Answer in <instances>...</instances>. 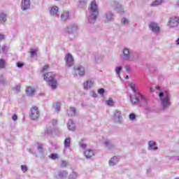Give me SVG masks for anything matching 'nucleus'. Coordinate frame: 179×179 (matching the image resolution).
I'll return each mask as SVG.
<instances>
[{
  "label": "nucleus",
  "mask_w": 179,
  "mask_h": 179,
  "mask_svg": "<svg viewBox=\"0 0 179 179\" xmlns=\"http://www.w3.org/2000/svg\"><path fill=\"white\" fill-rule=\"evenodd\" d=\"M59 10V8H58V6H53L50 8V15L52 16H57Z\"/></svg>",
  "instance_id": "22"
},
{
  "label": "nucleus",
  "mask_w": 179,
  "mask_h": 179,
  "mask_svg": "<svg viewBox=\"0 0 179 179\" xmlns=\"http://www.w3.org/2000/svg\"><path fill=\"white\" fill-rule=\"evenodd\" d=\"M148 27L152 32L155 34L156 36H159L160 34L161 28L160 25L157 24V22H151L148 24Z\"/></svg>",
  "instance_id": "7"
},
{
  "label": "nucleus",
  "mask_w": 179,
  "mask_h": 179,
  "mask_svg": "<svg viewBox=\"0 0 179 179\" xmlns=\"http://www.w3.org/2000/svg\"><path fill=\"white\" fill-rule=\"evenodd\" d=\"M29 152L30 153H33V149H31V148L29 149Z\"/></svg>",
  "instance_id": "59"
},
{
  "label": "nucleus",
  "mask_w": 179,
  "mask_h": 179,
  "mask_svg": "<svg viewBox=\"0 0 179 179\" xmlns=\"http://www.w3.org/2000/svg\"><path fill=\"white\" fill-rule=\"evenodd\" d=\"M129 118L131 121H134V120H135V118H136V115H135V113H131L129 115Z\"/></svg>",
  "instance_id": "43"
},
{
  "label": "nucleus",
  "mask_w": 179,
  "mask_h": 179,
  "mask_svg": "<svg viewBox=\"0 0 179 179\" xmlns=\"http://www.w3.org/2000/svg\"><path fill=\"white\" fill-rule=\"evenodd\" d=\"M30 54L31 57H36V55H37V52L34 49H31Z\"/></svg>",
  "instance_id": "44"
},
{
  "label": "nucleus",
  "mask_w": 179,
  "mask_h": 179,
  "mask_svg": "<svg viewBox=\"0 0 179 179\" xmlns=\"http://www.w3.org/2000/svg\"><path fill=\"white\" fill-rule=\"evenodd\" d=\"M2 40H5V35L0 34V41H2Z\"/></svg>",
  "instance_id": "52"
},
{
  "label": "nucleus",
  "mask_w": 179,
  "mask_h": 179,
  "mask_svg": "<svg viewBox=\"0 0 179 179\" xmlns=\"http://www.w3.org/2000/svg\"><path fill=\"white\" fill-rule=\"evenodd\" d=\"M83 86L85 90H88V89H92V87H93V81L87 80L85 83H84Z\"/></svg>",
  "instance_id": "23"
},
{
  "label": "nucleus",
  "mask_w": 179,
  "mask_h": 179,
  "mask_svg": "<svg viewBox=\"0 0 179 179\" xmlns=\"http://www.w3.org/2000/svg\"><path fill=\"white\" fill-rule=\"evenodd\" d=\"M129 77L128 76H126V79H128Z\"/></svg>",
  "instance_id": "61"
},
{
  "label": "nucleus",
  "mask_w": 179,
  "mask_h": 179,
  "mask_svg": "<svg viewBox=\"0 0 179 179\" xmlns=\"http://www.w3.org/2000/svg\"><path fill=\"white\" fill-rule=\"evenodd\" d=\"M161 106L164 111L169 110L171 107V95L167 91L160 92L159 93Z\"/></svg>",
  "instance_id": "2"
},
{
  "label": "nucleus",
  "mask_w": 179,
  "mask_h": 179,
  "mask_svg": "<svg viewBox=\"0 0 179 179\" xmlns=\"http://www.w3.org/2000/svg\"><path fill=\"white\" fill-rule=\"evenodd\" d=\"M155 89H157V90H160V86L159 85L155 86Z\"/></svg>",
  "instance_id": "57"
},
{
  "label": "nucleus",
  "mask_w": 179,
  "mask_h": 179,
  "mask_svg": "<svg viewBox=\"0 0 179 179\" xmlns=\"http://www.w3.org/2000/svg\"><path fill=\"white\" fill-rule=\"evenodd\" d=\"M86 73V69L85 66L82 65H77L74 67V75L76 76H85Z\"/></svg>",
  "instance_id": "9"
},
{
  "label": "nucleus",
  "mask_w": 179,
  "mask_h": 179,
  "mask_svg": "<svg viewBox=\"0 0 179 179\" xmlns=\"http://www.w3.org/2000/svg\"><path fill=\"white\" fill-rule=\"evenodd\" d=\"M91 58L92 61L95 62V64H101V62L104 59V55L97 52H95L92 53Z\"/></svg>",
  "instance_id": "10"
},
{
  "label": "nucleus",
  "mask_w": 179,
  "mask_h": 179,
  "mask_svg": "<svg viewBox=\"0 0 179 179\" xmlns=\"http://www.w3.org/2000/svg\"><path fill=\"white\" fill-rule=\"evenodd\" d=\"M158 148L156 146V143L153 141H150L148 143V150H157Z\"/></svg>",
  "instance_id": "21"
},
{
  "label": "nucleus",
  "mask_w": 179,
  "mask_h": 179,
  "mask_svg": "<svg viewBox=\"0 0 179 179\" xmlns=\"http://www.w3.org/2000/svg\"><path fill=\"white\" fill-rule=\"evenodd\" d=\"M104 92H105V90L103 88H101V89L98 90V93L99 94H101V96H103L104 94Z\"/></svg>",
  "instance_id": "49"
},
{
  "label": "nucleus",
  "mask_w": 179,
  "mask_h": 179,
  "mask_svg": "<svg viewBox=\"0 0 179 179\" xmlns=\"http://www.w3.org/2000/svg\"><path fill=\"white\" fill-rule=\"evenodd\" d=\"M129 87H131L132 92H134V94L130 95V101L132 106H145V104H148L149 103V99L146 98L143 94H141V92H138V89H136V85L130 83L129 84Z\"/></svg>",
  "instance_id": "1"
},
{
  "label": "nucleus",
  "mask_w": 179,
  "mask_h": 179,
  "mask_svg": "<svg viewBox=\"0 0 179 179\" xmlns=\"http://www.w3.org/2000/svg\"><path fill=\"white\" fill-rule=\"evenodd\" d=\"M164 0H155L152 4L151 6H159V5H162Z\"/></svg>",
  "instance_id": "33"
},
{
  "label": "nucleus",
  "mask_w": 179,
  "mask_h": 179,
  "mask_svg": "<svg viewBox=\"0 0 179 179\" xmlns=\"http://www.w3.org/2000/svg\"><path fill=\"white\" fill-rule=\"evenodd\" d=\"M120 158L119 156H113L108 161V164L110 167H114V166H117L118 163H120Z\"/></svg>",
  "instance_id": "16"
},
{
  "label": "nucleus",
  "mask_w": 179,
  "mask_h": 179,
  "mask_svg": "<svg viewBox=\"0 0 179 179\" xmlns=\"http://www.w3.org/2000/svg\"><path fill=\"white\" fill-rule=\"evenodd\" d=\"M29 117L34 121H37L40 118V110L37 106H34L30 109Z\"/></svg>",
  "instance_id": "6"
},
{
  "label": "nucleus",
  "mask_w": 179,
  "mask_h": 179,
  "mask_svg": "<svg viewBox=\"0 0 179 179\" xmlns=\"http://www.w3.org/2000/svg\"><path fill=\"white\" fill-rule=\"evenodd\" d=\"M79 145L81 149H86V148H87V145H86V143H84L83 142H80Z\"/></svg>",
  "instance_id": "45"
},
{
  "label": "nucleus",
  "mask_w": 179,
  "mask_h": 179,
  "mask_svg": "<svg viewBox=\"0 0 179 179\" xmlns=\"http://www.w3.org/2000/svg\"><path fill=\"white\" fill-rule=\"evenodd\" d=\"M48 69H50V66H48V64H46L43 67L41 72H45V71H48Z\"/></svg>",
  "instance_id": "47"
},
{
  "label": "nucleus",
  "mask_w": 179,
  "mask_h": 179,
  "mask_svg": "<svg viewBox=\"0 0 179 179\" xmlns=\"http://www.w3.org/2000/svg\"><path fill=\"white\" fill-rule=\"evenodd\" d=\"M112 6L114 8L115 10L117 12V13H124V8H122V6L120 4V3L117 1H113L112 2Z\"/></svg>",
  "instance_id": "14"
},
{
  "label": "nucleus",
  "mask_w": 179,
  "mask_h": 179,
  "mask_svg": "<svg viewBox=\"0 0 179 179\" xmlns=\"http://www.w3.org/2000/svg\"><path fill=\"white\" fill-rule=\"evenodd\" d=\"M124 69L126 72H129L131 71V66L129 65H126Z\"/></svg>",
  "instance_id": "50"
},
{
  "label": "nucleus",
  "mask_w": 179,
  "mask_h": 179,
  "mask_svg": "<svg viewBox=\"0 0 179 179\" xmlns=\"http://www.w3.org/2000/svg\"><path fill=\"white\" fill-rule=\"evenodd\" d=\"M31 5V2H30V0H21V10L23 12H26V10H29L30 9V6Z\"/></svg>",
  "instance_id": "13"
},
{
  "label": "nucleus",
  "mask_w": 179,
  "mask_h": 179,
  "mask_svg": "<svg viewBox=\"0 0 179 179\" xmlns=\"http://www.w3.org/2000/svg\"><path fill=\"white\" fill-rule=\"evenodd\" d=\"M78 25L76 24H72L66 27L64 31L65 34H73L74 36H78Z\"/></svg>",
  "instance_id": "8"
},
{
  "label": "nucleus",
  "mask_w": 179,
  "mask_h": 179,
  "mask_svg": "<svg viewBox=\"0 0 179 179\" xmlns=\"http://www.w3.org/2000/svg\"><path fill=\"white\" fill-rule=\"evenodd\" d=\"M69 164L68 163V162H66L65 160H62L61 162L60 167H62V168L68 167Z\"/></svg>",
  "instance_id": "39"
},
{
  "label": "nucleus",
  "mask_w": 179,
  "mask_h": 179,
  "mask_svg": "<svg viewBox=\"0 0 179 179\" xmlns=\"http://www.w3.org/2000/svg\"><path fill=\"white\" fill-rule=\"evenodd\" d=\"M67 128L69 131H75V123L73 122V120H69Z\"/></svg>",
  "instance_id": "26"
},
{
  "label": "nucleus",
  "mask_w": 179,
  "mask_h": 179,
  "mask_svg": "<svg viewBox=\"0 0 179 179\" xmlns=\"http://www.w3.org/2000/svg\"><path fill=\"white\" fill-rule=\"evenodd\" d=\"M65 61H66V66H69V68H71V66H73V57H72V55L67 54L65 56Z\"/></svg>",
  "instance_id": "15"
},
{
  "label": "nucleus",
  "mask_w": 179,
  "mask_h": 179,
  "mask_svg": "<svg viewBox=\"0 0 179 179\" xmlns=\"http://www.w3.org/2000/svg\"><path fill=\"white\" fill-rule=\"evenodd\" d=\"M87 3V0H80V2H79L80 8L85 6V5H86Z\"/></svg>",
  "instance_id": "40"
},
{
  "label": "nucleus",
  "mask_w": 179,
  "mask_h": 179,
  "mask_svg": "<svg viewBox=\"0 0 179 179\" xmlns=\"http://www.w3.org/2000/svg\"><path fill=\"white\" fill-rule=\"evenodd\" d=\"M179 24V17H172L168 22V26L171 29L177 27Z\"/></svg>",
  "instance_id": "12"
},
{
  "label": "nucleus",
  "mask_w": 179,
  "mask_h": 179,
  "mask_svg": "<svg viewBox=\"0 0 179 179\" xmlns=\"http://www.w3.org/2000/svg\"><path fill=\"white\" fill-rule=\"evenodd\" d=\"M43 79L46 82H49V86L52 90H55L58 87V82L55 79V73L49 72L43 76Z\"/></svg>",
  "instance_id": "4"
},
{
  "label": "nucleus",
  "mask_w": 179,
  "mask_h": 179,
  "mask_svg": "<svg viewBox=\"0 0 179 179\" xmlns=\"http://www.w3.org/2000/svg\"><path fill=\"white\" fill-rule=\"evenodd\" d=\"M6 17H8V15L5 13H0V24H5V22H6Z\"/></svg>",
  "instance_id": "24"
},
{
  "label": "nucleus",
  "mask_w": 179,
  "mask_h": 179,
  "mask_svg": "<svg viewBox=\"0 0 179 179\" xmlns=\"http://www.w3.org/2000/svg\"><path fill=\"white\" fill-rule=\"evenodd\" d=\"M55 1H59V0H55Z\"/></svg>",
  "instance_id": "62"
},
{
  "label": "nucleus",
  "mask_w": 179,
  "mask_h": 179,
  "mask_svg": "<svg viewBox=\"0 0 179 179\" xmlns=\"http://www.w3.org/2000/svg\"><path fill=\"white\" fill-rule=\"evenodd\" d=\"M106 105L108 106L109 107H113L114 101H113V99H109L108 100L106 101Z\"/></svg>",
  "instance_id": "36"
},
{
  "label": "nucleus",
  "mask_w": 179,
  "mask_h": 179,
  "mask_svg": "<svg viewBox=\"0 0 179 179\" xmlns=\"http://www.w3.org/2000/svg\"><path fill=\"white\" fill-rule=\"evenodd\" d=\"M61 19L64 22L68 20V19H69V12L68 11L63 12L62 14L61 15Z\"/></svg>",
  "instance_id": "28"
},
{
  "label": "nucleus",
  "mask_w": 179,
  "mask_h": 179,
  "mask_svg": "<svg viewBox=\"0 0 179 179\" xmlns=\"http://www.w3.org/2000/svg\"><path fill=\"white\" fill-rule=\"evenodd\" d=\"M43 144H38V152H39V153H43Z\"/></svg>",
  "instance_id": "46"
},
{
  "label": "nucleus",
  "mask_w": 179,
  "mask_h": 179,
  "mask_svg": "<svg viewBox=\"0 0 179 179\" xmlns=\"http://www.w3.org/2000/svg\"><path fill=\"white\" fill-rule=\"evenodd\" d=\"M92 96L97 97V94L96 92H94V91L92 92Z\"/></svg>",
  "instance_id": "55"
},
{
  "label": "nucleus",
  "mask_w": 179,
  "mask_h": 179,
  "mask_svg": "<svg viewBox=\"0 0 179 179\" xmlns=\"http://www.w3.org/2000/svg\"><path fill=\"white\" fill-rule=\"evenodd\" d=\"M150 93H152V92H155V90H153V88H152V87H150Z\"/></svg>",
  "instance_id": "58"
},
{
  "label": "nucleus",
  "mask_w": 179,
  "mask_h": 179,
  "mask_svg": "<svg viewBox=\"0 0 179 179\" xmlns=\"http://www.w3.org/2000/svg\"><path fill=\"white\" fill-rule=\"evenodd\" d=\"M54 109L56 111V113H59V111L61 110V103L59 102H56L54 106Z\"/></svg>",
  "instance_id": "31"
},
{
  "label": "nucleus",
  "mask_w": 179,
  "mask_h": 179,
  "mask_svg": "<svg viewBox=\"0 0 179 179\" xmlns=\"http://www.w3.org/2000/svg\"><path fill=\"white\" fill-rule=\"evenodd\" d=\"M177 6H179V0L178 1Z\"/></svg>",
  "instance_id": "60"
},
{
  "label": "nucleus",
  "mask_w": 179,
  "mask_h": 179,
  "mask_svg": "<svg viewBox=\"0 0 179 179\" xmlns=\"http://www.w3.org/2000/svg\"><path fill=\"white\" fill-rule=\"evenodd\" d=\"M7 51H8V48H6V46L3 45L1 46V50H0V52H2L3 54H6Z\"/></svg>",
  "instance_id": "42"
},
{
  "label": "nucleus",
  "mask_w": 179,
  "mask_h": 179,
  "mask_svg": "<svg viewBox=\"0 0 179 179\" xmlns=\"http://www.w3.org/2000/svg\"><path fill=\"white\" fill-rule=\"evenodd\" d=\"M12 120H13V121H17V115H13V117H12Z\"/></svg>",
  "instance_id": "54"
},
{
  "label": "nucleus",
  "mask_w": 179,
  "mask_h": 179,
  "mask_svg": "<svg viewBox=\"0 0 179 179\" xmlns=\"http://www.w3.org/2000/svg\"><path fill=\"white\" fill-rule=\"evenodd\" d=\"M78 178V174L75 172H73L71 174L69 175V179H76Z\"/></svg>",
  "instance_id": "41"
},
{
  "label": "nucleus",
  "mask_w": 179,
  "mask_h": 179,
  "mask_svg": "<svg viewBox=\"0 0 179 179\" xmlns=\"http://www.w3.org/2000/svg\"><path fill=\"white\" fill-rule=\"evenodd\" d=\"M113 120L114 122H117V124H122V113L118 110H115Z\"/></svg>",
  "instance_id": "11"
},
{
  "label": "nucleus",
  "mask_w": 179,
  "mask_h": 179,
  "mask_svg": "<svg viewBox=\"0 0 179 179\" xmlns=\"http://www.w3.org/2000/svg\"><path fill=\"white\" fill-rule=\"evenodd\" d=\"M15 92H20V85H17L15 87Z\"/></svg>",
  "instance_id": "53"
},
{
  "label": "nucleus",
  "mask_w": 179,
  "mask_h": 179,
  "mask_svg": "<svg viewBox=\"0 0 179 179\" xmlns=\"http://www.w3.org/2000/svg\"><path fill=\"white\" fill-rule=\"evenodd\" d=\"M84 156L86 157V159H92V157L94 156V151L91 149L86 150L84 152Z\"/></svg>",
  "instance_id": "17"
},
{
  "label": "nucleus",
  "mask_w": 179,
  "mask_h": 179,
  "mask_svg": "<svg viewBox=\"0 0 179 179\" xmlns=\"http://www.w3.org/2000/svg\"><path fill=\"white\" fill-rule=\"evenodd\" d=\"M6 66V62L3 59H0V69H3Z\"/></svg>",
  "instance_id": "35"
},
{
  "label": "nucleus",
  "mask_w": 179,
  "mask_h": 179,
  "mask_svg": "<svg viewBox=\"0 0 179 179\" xmlns=\"http://www.w3.org/2000/svg\"><path fill=\"white\" fill-rule=\"evenodd\" d=\"M51 135H52V127H47L45 129L44 136H45L46 138H48V136H51Z\"/></svg>",
  "instance_id": "25"
},
{
  "label": "nucleus",
  "mask_w": 179,
  "mask_h": 179,
  "mask_svg": "<svg viewBox=\"0 0 179 179\" xmlns=\"http://www.w3.org/2000/svg\"><path fill=\"white\" fill-rule=\"evenodd\" d=\"M89 10V16H88V23L94 24L96 23V20H97V17H99V8L97 7V4L96 1H92L88 8Z\"/></svg>",
  "instance_id": "3"
},
{
  "label": "nucleus",
  "mask_w": 179,
  "mask_h": 179,
  "mask_svg": "<svg viewBox=\"0 0 179 179\" xmlns=\"http://www.w3.org/2000/svg\"><path fill=\"white\" fill-rule=\"evenodd\" d=\"M49 159H51L52 160H57L59 159V155L52 153L50 155H49Z\"/></svg>",
  "instance_id": "34"
},
{
  "label": "nucleus",
  "mask_w": 179,
  "mask_h": 179,
  "mask_svg": "<svg viewBox=\"0 0 179 179\" xmlns=\"http://www.w3.org/2000/svg\"><path fill=\"white\" fill-rule=\"evenodd\" d=\"M58 177L59 178H66L68 177V172L66 171H59Z\"/></svg>",
  "instance_id": "29"
},
{
  "label": "nucleus",
  "mask_w": 179,
  "mask_h": 179,
  "mask_svg": "<svg viewBox=\"0 0 179 179\" xmlns=\"http://www.w3.org/2000/svg\"><path fill=\"white\" fill-rule=\"evenodd\" d=\"M176 45H179V38L176 41Z\"/></svg>",
  "instance_id": "56"
},
{
  "label": "nucleus",
  "mask_w": 179,
  "mask_h": 179,
  "mask_svg": "<svg viewBox=\"0 0 179 179\" xmlns=\"http://www.w3.org/2000/svg\"><path fill=\"white\" fill-rule=\"evenodd\" d=\"M71 137H67L65 138L64 141V146L65 149H68V148H71Z\"/></svg>",
  "instance_id": "27"
},
{
  "label": "nucleus",
  "mask_w": 179,
  "mask_h": 179,
  "mask_svg": "<svg viewBox=\"0 0 179 179\" xmlns=\"http://www.w3.org/2000/svg\"><path fill=\"white\" fill-rule=\"evenodd\" d=\"M121 71H122L121 66H116L115 69V72L117 73L118 78H121Z\"/></svg>",
  "instance_id": "32"
},
{
  "label": "nucleus",
  "mask_w": 179,
  "mask_h": 179,
  "mask_svg": "<svg viewBox=\"0 0 179 179\" xmlns=\"http://www.w3.org/2000/svg\"><path fill=\"white\" fill-rule=\"evenodd\" d=\"M105 19L106 22H112V20H114V13L111 11H108L105 14Z\"/></svg>",
  "instance_id": "19"
},
{
  "label": "nucleus",
  "mask_w": 179,
  "mask_h": 179,
  "mask_svg": "<svg viewBox=\"0 0 179 179\" xmlns=\"http://www.w3.org/2000/svg\"><path fill=\"white\" fill-rule=\"evenodd\" d=\"M121 23L123 24V26H126L127 24H129V20H128L127 18H122Z\"/></svg>",
  "instance_id": "37"
},
{
  "label": "nucleus",
  "mask_w": 179,
  "mask_h": 179,
  "mask_svg": "<svg viewBox=\"0 0 179 179\" xmlns=\"http://www.w3.org/2000/svg\"><path fill=\"white\" fill-rule=\"evenodd\" d=\"M0 83H2V85H6V83H8L6 79H5L2 75H0Z\"/></svg>",
  "instance_id": "38"
},
{
  "label": "nucleus",
  "mask_w": 179,
  "mask_h": 179,
  "mask_svg": "<svg viewBox=\"0 0 179 179\" xmlns=\"http://www.w3.org/2000/svg\"><path fill=\"white\" fill-rule=\"evenodd\" d=\"M121 58L123 61H136V53L134 52V51L129 50L128 48H124L122 50Z\"/></svg>",
  "instance_id": "5"
},
{
  "label": "nucleus",
  "mask_w": 179,
  "mask_h": 179,
  "mask_svg": "<svg viewBox=\"0 0 179 179\" xmlns=\"http://www.w3.org/2000/svg\"><path fill=\"white\" fill-rule=\"evenodd\" d=\"M17 68H22L23 67V63L17 62Z\"/></svg>",
  "instance_id": "51"
},
{
  "label": "nucleus",
  "mask_w": 179,
  "mask_h": 179,
  "mask_svg": "<svg viewBox=\"0 0 179 179\" xmlns=\"http://www.w3.org/2000/svg\"><path fill=\"white\" fill-rule=\"evenodd\" d=\"M103 145L105 147H106L107 149H108L109 150H113V149H114V148H115V146L114 145V144H113V143H111V141L110 140H106L103 142Z\"/></svg>",
  "instance_id": "18"
},
{
  "label": "nucleus",
  "mask_w": 179,
  "mask_h": 179,
  "mask_svg": "<svg viewBox=\"0 0 179 179\" xmlns=\"http://www.w3.org/2000/svg\"><path fill=\"white\" fill-rule=\"evenodd\" d=\"M21 170L22 172L26 173L27 171V166L26 165H22Z\"/></svg>",
  "instance_id": "48"
},
{
  "label": "nucleus",
  "mask_w": 179,
  "mask_h": 179,
  "mask_svg": "<svg viewBox=\"0 0 179 179\" xmlns=\"http://www.w3.org/2000/svg\"><path fill=\"white\" fill-rule=\"evenodd\" d=\"M26 92L27 96H34L36 91H34V89L31 88V87H28L26 90Z\"/></svg>",
  "instance_id": "30"
},
{
  "label": "nucleus",
  "mask_w": 179,
  "mask_h": 179,
  "mask_svg": "<svg viewBox=\"0 0 179 179\" xmlns=\"http://www.w3.org/2000/svg\"><path fill=\"white\" fill-rule=\"evenodd\" d=\"M67 115H69V117H75V115H76V108L71 106L67 109Z\"/></svg>",
  "instance_id": "20"
}]
</instances>
